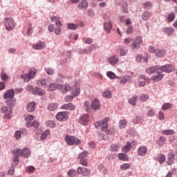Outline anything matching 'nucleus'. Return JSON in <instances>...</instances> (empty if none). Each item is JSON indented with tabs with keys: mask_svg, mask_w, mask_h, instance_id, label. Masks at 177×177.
Masks as SVG:
<instances>
[{
	"mask_svg": "<svg viewBox=\"0 0 177 177\" xmlns=\"http://www.w3.org/2000/svg\"><path fill=\"white\" fill-rule=\"evenodd\" d=\"M13 96H15L13 88L7 91L3 95V99H6V103L9 107H13L16 104V100L13 99Z\"/></svg>",
	"mask_w": 177,
	"mask_h": 177,
	"instance_id": "1",
	"label": "nucleus"
},
{
	"mask_svg": "<svg viewBox=\"0 0 177 177\" xmlns=\"http://www.w3.org/2000/svg\"><path fill=\"white\" fill-rule=\"evenodd\" d=\"M109 120H110L109 118H105L104 120L95 122V127L97 129H100L102 131V132H106L109 135L110 133V130H109V124L107 122H109Z\"/></svg>",
	"mask_w": 177,
	"mask_h": 177,
	"instance_id": "2",
	"label": "nucleus"
},
{
	"mask_svg": "<svg viewBox=\"0 0 177 177\" xmlns=\"http://www.w3.org/2000/svg\"><path fill=\"white\" fill-rule=\"evenodd\" d=\"M65 141L68 146H74L82 143V140L74 136L66 135L65 136Z\"/></svg>",
	"mask_w": 177,
	"mask_h": 177,
	"instance_id": "3",
	"label": "nucleus"
},
{
	"mask_svg": "<svg viewBox=\"0 0 177 177\" xmlns=\"http://www.w3.org/2000/svg\"><path fill=\"white\" fill-rule=\"evenodd\" d=\"M3 24L6 30L8 31H12L15 27H16V24H15V20L12 18H5L3 20Z\"/></svg>",
	"mask_w": 177,
	"mask_h": 177,
	"instance_id": "4",
	"label": "nucleus"
},
{
	"mask_svg": "<svg viewBox=\"0 0 177 177\" xmlns=\"http://www.w3.org/2000/svg\"><path fill=\"white\" fill-rule=\"evenodd\" d=\"M35 75H37V71L35 68H31L28 72V74H25L24 75V81L25 82H28V81H30V80H32V78H34V77H35Z\"/></svg>",
	"mask_w": 177,
	"mask_h": 177,
	"instance_id": "5",
	"label": "nucleus"
},
{
	"mask_svg": "<svg viewBox=\"0 0 177 177\" xmlns=\"http://www.w3.org/2000/svg\"><path fill=\"white\" fill-rule=\"evenodd\" d=\"M10 108H8L7 106H3L1 108V113H3V114H5L3 116V118L4 120H10V115H12V107L9 106Z\"/></svg>",
	"mask_w": 177,
	"mask_h": 177,
	"instance_id": "6",
	"label": "nucleus"
},
{
	"mask_svg": "<svg viewBox=\"0 0 177 177\" xmlns=\"http://www.w3.org/2000/svg\"><path fill=\"white\" fill-rule=\"evenodd\" d=\"M55 118L56 120H57V121H66V120L68 118V112L67 111L59 112L56 115Z\"/></svg>",
	"mask_w": 177,
	"mask_h": 177,
	"instance_id": "7",
	"label": "nucleus"
},
{
	"mask_svg": "<svg viewBox=\"0 0 177 177\" xmlns=\"http://www.w3.org/2000/svg\"><path fill=\"white\" fill-rule=\"evenodd\" d=\"M77 174L78 175H83V176H89L91 175V169L79 167L77 169Z\"/></svg>",
	"mask_w": 177,
	"mask_h": 177,
	"instance_id": "8",
	"label": "nucleus"
},
{
	"mask_svg": "<svg viewBox=\"0 0 177 177\" xmlns=\"http://www.w3.org/2000/svg\"><path fill=\"white\" fill-rule=\"evenodd\" d=\"M175 68L172 66V64H167L162 66H160L159 71H164L165 73H171L174 71Z\"/></svg>",
	"mask_w": 177,
	"mask_h": 177,
	"instance_id": "9",
	"label": "nucleus"
},
{
	"mask_svg": "<svg viewBox=\"0 0 177 177\" xmlns=\"http://www.w3.org/2000/svg\"><path fill=\"white\" fill-rule=\"evenodd\" d=\"M142 42H143V40L141 37L138 36L136 37L135 40L133 42V48H135V49H139V48L142 46Z\"/></svg>",
	"mask_w": 177,
	"mask_h": 177,
	"instance_id": "10",
	"label": "nucleus"
},
{
	"mask_svg": "<svg viewBox=\"0 0 177 177\" xmlns=\"http://www.w3.org/2000/svg\"><path fill=\"white\" fill-rule=\"evenodd\" d=\"M160 71V66H150L146 70L147 74H156Z\"/></svg>",
	"mask_w": 177,
	"mask_h": 177,
	"instance_id": "11",
	"label": "nucleus"
},
{
	"mask_svg": "<svg viewBox=\"0 0 177 177\" xmlns=\"http://www.w3.org/2000/svg\"><path fill=\"white\" fill-rule=\"evenodd\" d=\"M79 122L82 125H86L89 122V115L84 114L82 115L79 119Z\"/></svg>",
	"mask_w": 177,
	"mask_h": 177,
	"instance_id": "12",
	"label": "nucleus"
},
{
	"mask_svg": "<svg viewBox=\"0 0 177 177\" xmlns=\"http://www.w3.org/2000/svg\"><path fill=\"white\" fill-rule=\"evenodd\" d=\"M104 28L105 31H107L108 34L110 32V30L113 28V24H111V19H107L104 22Z\"/></svg>",
	"mask_w": 177,
	"mask_h": 177,
	"instance_id": "13",
	"label": "nucleus"
},
{
	"mask_svg": "<svg viewBox=\"0 0 177 177\" xmlns=\"http://www.w3.org/2000/svg\"><path fill=\"white\" fill-rule=\"evenodd\" d=\"M156 75H153L151 78L152 80L154 81L155 82H158L159 81H161L162 78H164V74L160 73V71L158 72H156Z\"/></svg>",
	"mask_w": 177,
	"mask_h": 177,
	"instance_id": "14",
	"label": "nucleus"
},
{
	"mask_svg": "<svg viewBox=\"0 0 177 177\" xmlns=\"http://www.w3.org/2000/svg\"><path fill=\"white\" fill-rule=\"evenodd\" d=\"M62 88H63V86L62 84H56L51 83L49 84L48 90L50 92H52V91H55V89H62Z\"/></svg>",
	"mask_w": 177,
	"mask_h": 177,
	"instance_id": "15",
	"label": "nucleus"
},
{
	"mask_svg": "<svg viewBox=\"0 0 177 177\" xmlns=\"http://www.w3.org/2000/svg\"><path fill=\"white\" fill-rule=\"evenodd\" d=\"M108 62L111 64V66H115L117 63H118L119 59L118 57L115 55H112L108 58Z\"/></svg>",
	"mask_w": 177,
	"mask_h": 177,
	"instance_id": "16",
	"label": "nucleus"
},
{
	"mask_svg": "<svg viewBox=\"0 0 177 177\" xmlns=\"http://www.w3.org/2000/svg\"><path fill=\"white\" fill-rule=\"evenodd\" d=\"M174 160H175V155H174V153L169 152L167 156V165H172V164H174Z\"/></svg>",
	"mask_w": 177,
	"mask_h": 177,
	"instance_id": "17",
	"label": "nucleus"
},
{
	"mask_svg": "<svg viewBox=\"0 0 177 177\" xmlns=\"http://www.w3.org/2000/svg\"><path fill=\"white\" fill-rule=\"evenodd\" d=\"M91 107L94 110H100V101L95 98L91 104Z\"/></svg>",
	"mask_w": 177,
	"mask_h": 177,
	"instance_id": "18",
	"label": "nucleus"
},
{
	"mask_svg": "<svg viewBox=\"0 0 177 177\" xmlns=\"http://www.w3.org/2000/svg\"><path fill=\"white\" fill-rule=\"evenodd\" d=\"M146 153H147V147H146L145 146H140L138 149V156H146Z\"/></svg>",
	"mask_w": 177,
	"mask_h": 177,
	"instance_id": "19",
	"label": "nucleus"
},
{
	"mask_svg": "<svg viewBox=\"0 0 177 177\" xmlns=\"http://www.w3.org/2000/svg\"><path fill=\"white\" fill-rule=\"evenodd\" d=\"M33 95H39V96H42L45 95V91L42 90L39 87H35L32 91Z\"/></svg>",
	"mask_w": 177,
	"mask_h": 177,
	"instance_id": "20",
	"label": "nucleus"
},
{
	"mask_svg": "<svg viewBox=\"0 0 177 177\" xmlns=\"http://www.w3.org/2000/svg\"><path fill=\"white\" fill-rule=\"evenodd\" d=\"M35 107H37V103L35 102H32L28 104L27 111L29 113H31V111H35Z\"/></svg>",
	"mask_w": 177,
	"mask_h": 177,
	"instance_id": "21",
	"label": "nucleus"
},
{
	"mask_svg": "<svg viewBox=\"0 0 177 177\" xmlns=\"http://www.w3.org/2000/svg\"><path fill=\"white\" fill-rule=\"evenodd\" d=\"M79 9L82 10H85L86 8H88V1L86 0H82L81 2L78 5Z\"/></svg>",
	"mask_w": 177,
	"mask_h": 177,
	"instance_id": "22",
	"label": "nucleus"
},
{
	"mask_svg": "<svg viewBox=\"0 0 177 177\" xmlns=\"http://www.w3.org/2000/svg\"><path fill=\"white\" fill-rule=\"evenodd\" d=\"M61 109L62 110H75V106L71 103H68L67 104H64L62 106Z\"/></svg>",
	"mask_w": 177,
	"mask_h": 177,
	"instance_id": "23",
	"label": "nucleus"
},
{
	"mask_svg": "<svg viewBox=\"0 0 177 177\" xmlns=\"http://www.w3.org/2000/svg\"><path fill=\"white\" fill-rule=\"evenodd\" d=\"M131 142L127 141L126 145L123 146L122 148V151H124V153H129V151H131Z\"/></svg>",
	"mask_w": 177,
	"mask_h": 177,
	"instance_id": "24",
	"label": "nucleus"
},
{
	"mask_svg": "<svg viewBox=\"0 0 177 177\" xmlns=\"http://www.w3.org/2000/svg\"><path fill=\"white\" fill-rule=\"evenodd\" d=\"M58 106H59V104H57V102H53V103H50L47 106V109L48 110H49V111H55V110H56Z\"/></svg>",
	"mask_w": 177,
	"mask_h": 177,
	"instance_id": "25",
	"label": "nucleus"
},
{
	"mask_svg": "<svg viewBox=\"0 0 177 177\" xmlns=\"http://www.w3.org/2000/svg\"><path fill=\"white\" fill-rule=\"evenodd\" d=\"M30 156H31V150L28 148H24L23 157H24V158H28Z\"/></svg>",
	"mask_w": 177,
	"mask_h": 177,
	"instance_id": "26",
	"label": "nucleus"
},
{
	"mask_svg": "<svg viewBox=\"0 0 177 177\" xmlns=\"http://www.w3.org/2000/svg\"><path fill=\"white\" fill-rule=\"evenodd\" d=\"M44 47H45V43L42 41H40L39 43L33 45V48H35L37 50H39Z\"/></svg>",
	"mask_w": 177,
	"mask_h": 177,
	"instance_id": "27",
	"label": "nucleus"
},
{
	"mask_svg": "<svg viewBox=\"0 0 177 177\" xmlns=\"http://www.w3.org/2000/svg\"><path fill=\"white\" fill-rule=\"evenodd\" d=\"M118 157L119 160H121L122 161H128V154L124 153H120L118 154Z\"/></svg>",
	"mask_w": 177,
	"mask_h": 177,
	"instance_id": "28",
	"label": "nucleus"
},
{
	"mask_svg": "<svg viewBox=\"0 0 177 177\" xmlns=\"http://www.w3.org/2000/svg\"><path fill=\"white\" fill-rule=\"evenodd\" d=\"M156 160L160 162V164H164V162H165V160H167V157H165V155L164 154H160L157 156Z\"/></svg>",
	"mask_w": 177,
	"mask_h": 177,
	"instance_id": "29",
	"label": "nucleus"
},
{
	"mask_svg": "<svg viewBox=\"0 0 177 177\" xmlns=\"http://www.w3.org/2000/svg\"><path fill=\"white\" fill-rule=\"evenodd\" d=\"M170 109H172V104L169 102H166L161 106V110H163L165 111V110H170Z\"/></svg>",
	"mask_w": 177,
	"mask_h": 177,
	"instance_id": "30",
	"label": "nucleus"
},
{
	"mask_svg": "<svg viewBox=\"0 0 177 177\" xmlns=\"http://www.w3.org/2000/svg\"><path fill=\"white\" fill-rule=\"evenodd\" d=\"M163 31L167 34V35H172L175 32V30L173 28H165Z\"/></svg>",
	"mask_w": 177,
	"mask_h": 177,
	"instance_id": "31",
	"label": "nucleus"
},
{
	"mask_svg": "<svg viewBox=\"0 0 177 177\" xmlns=\"http://www.w3.org/2000/svg\"><path fill=\"white\" fill-rule=\"evenodd\" d=\"M138 102V95H134L129 100V103L131 104V106H136V103Z\"/></svg>",
	"mask_w": 177,
	"mask_h": 177,
	"instance_id": "32",
	"label": "nucleus"
},
{
	"mask_svg": "<svg viewBox=\"0 0 177 177\" xmlns=\"http://www.w3.org/2000/svg\"><path fill=\"white\" fill-rule=\"evenodd\" d=\"M119 50H120V56H125L127 53H128V48L124 46H120L119 47Z\"/></svg>",
	"mask_w": 177,
	"mask_h": 177,
	"instance_id": "33",
	"label": "nucleus"
},
{
	"mask_svg": "<svg viewBox=\"0 0 177 177\" xmlns=\"http://www.w3.org/2000/svg\"><path fill=\"white\" fill-rule=\"evenodd\" d=\"M102 96L106 99H111V91L110 90H106L102 93Z\"/></svg>",
	"mask_w": 177,
	"mask_h": 177,
	"instance_id": "34",
	"label": "nucleus"
},
{
	"mask_svg": "<svg viewBox=\"0 0 177 177\" xmlns=\"http://www.w3.org/2000/svg\"><path fill=\"white\" fill-rule=\"evenodd\" d=\"M155 55L157 56V57H164V56H165V50H156Z\"/></svg>",
	"mask_w": 177,
	"mask_h": 177,
	"instance_id": "35",
	"label": "nucleus"
},
{
	"mask_svg": "<svg viewBox=\"0 0 177 177\" xmlns=\"http://www.w3.org/2000/svg\"><path fill=\"white\" fill-rule=\"evenodd\" d=\"M150 16H151V13L149 12H144V13L142 15V20L147 21L150 18Z\"/></svg>",
	"mask_w": 177,
	"mask_h": 177,
	"instance_id": "36",
	"label": "nucleus"
},
{
	"mask_svg": "<svg viewBox=\"0 0 177 177\" xmlns=\"http://www.w3.org/2000/svg\"><path fill=\"white\" fill-rule=\"evenodd\" d=\"M86 157H88V152L85 151L78 155L80 160H86Z\"/></svg>",
	"mask_w": 177,
	"mask_h": 177,
	"instance_id": "37",
	"label": "nucleus"
},
{
	"mask_svg": "<svg viewBox=\"0 0 177 177\" xmlns=\"http://www.w3.org/2000/svg\"><path fill=\"white\" fill-rule=\"evenodd\" d=\"M97 169L98 171H100V172H101V174H104V175H106V174H107V169L104 168V166H103V165H98Z\"/></svg>",
	"mask_w": 177,
	"mask_h": 177,
	"instance_id": "38",
	"label": "nucleus"
},
{
	"mask_svg": "<svg viewBox=\"0 0 177 177\" xmlns=\"http://www.w3.org/2000/svg\"><path fill=\"white\" fill-rule=\"evenodd\" d=\"M106 75L110 80H115V78H118V77L115 75V73L111 71L106 72Z\"/></svg>",
	"mask_w": 177,
	"mask_h": 177,
	"instance_id": "39",
	"label": "nucleus"
},
{
	"mask_svg": "<svg viewBox=\"0 0 177 177\" xmlns=\"http://www.w3.org/2000/svg\"><path fill=\"white\" fill-rule=\"evenodd\" d=\"M12 153L16 158H18V157H20V156H23V152H21V150L15 149L12 151Z\"/></svg>",
	"mask_w": 177,
	"mask_h": 177,
	"instance_id": "40",
	"label": "nucleus"
},
{
	"mask_svg": "<svg viewBox=\"0 0 177 177\" xmlns=\"http://www.w3.org/2000/svg\"><path fill=\"white\" fill-rule=\"evenodd\" d=\"M46 125L47 127H50V128H55V127H56V122L53 120H48L47 122H46Z\"/></svg>",
	"mask_w": 177,
	"mask_h": 177,
	"instance_id": "41",
	"label": "nucleus"
},
{
	"mask_svg": "<svg viewBox=\"0 0 177 177\" xmlns=\"http://www.w3.org/2000/svg\"><path fill=\"white\" fill-rule=\"evenodd\" d=\"M37 85H38V86H46V80L45 79L39 80L37 81Z\"/></svg>",
	"mask_w": 177,
	"mask_h": 177,
	"instance_id": "42",
	"label": "nucleus"
},
{
	"mask_svg": "<svg viewBox=\"0 0 177 177\" xmlns=\"http://www.w3.org/2000/svg\"><path fill=\"white\" fill-rule=\"evenodd\" d=\"M127 124H128L127 120H120V123H119V128L120 129H122V128H125V127H127Z\"/></svg>",
	"mask_w": 177,
	"mask_h": 177,
	"instance_id": "43",
	"label": "nucleus"
},
{
	"mask_svg": "<svg viewBox=\"0 0 177 177\" xmlns=\"http://www.w3.org/2000/svg\"><path fill=\"white\" fill-rule=\"evenodd\" d=\"M162 133L163 135H174V133H175V131L172 129L163 130L162 131Z\"/></svg>",
	"mask_w": 177,
	"mask_h": 177,
	"instance_id": "44",
	"label": "nucleus"
},
{
	"mask_svg": "<svg viewBox=\"0 0 177 177\" xmlns=\"http://www.w3.org/2000/svg\"><path fill=\"white\" fill-rule=\"evenodd\" d=\"M175 20V14L171 13L167 15V21L171 23V21H174Z\"/></svg>",
	"mask_w": 177,
	"mask_h": 177,
	"instance_id": "45",
	"label": "nucleus"
},
{
	"mask_svg": "<svg viewBox=\"0 0 177 177\" xmlns=\"http://www.w3.org/2000/svg\"><path fill=\"white\" fill-rule=\"evenodd\" d=\"M16 93H21L23 88H21V84H17L15 86Z\"/></svg>",
	"mask_w": 177,
	"mask_h": 177,
	"instance_id": "46",
	"label": "nucleus"
},
{
	"mask_svg": "<svg viewBox=\"0 0 177 177\" xmlns=\"http://www.w3.org/2000/svg\"><path fill=\"white\" fill-rule=\"evenodd\" d=\"M142 102H147L149 100V95L147 94H142L140 97Z\"/></svg>",
	"mask_w": 177,
	"mask_h": 177,
	"instance_id": "47",
	"label": "nucleus"
},
{
	"mask_svg": "<svg viewBox=\"0 0 177 177\" xmlns=\"http://www.w3.org/2000/svg\"><path fill=\"white\" fill-rule=\"evenodd\" d=\"M120 147L115 144H112L110 147L111 151H118Z\"/></svg>",
	"mask_w": 177,
	"mask_h": 177,
	"instance_id": "48",
	"label": "nucleus"
},
{
	"mask_svg": "<svg viewBox=\"0 0 177 177\" xmlns=\"http://www.w3.org/2000/svg\"><path fill=\"white\" fill-rule=\"evenodd\" d=\"M68 28L69 30H77L78 25L74 24H68Z\"/></svg>",
	"mask_w": 177,
	"mask_h": 177,
	"instance_id": "49",
	"label": "nucleus"
},
{
	"mask_svg": "<svg viewBox=\"0 0 177 177\" xmlns=\"http://www.w3.org/2000/svg\"><path fill=\"white\" fill-rule=\"evenodd\" d=\"M71 90V87H70V85L66 84L64 88H62V93H67V92H68Z\"/></svg>",
	"mask_w": 177,
	"mask_h": 177,
	"instance_id": "50",
	"label": "nucleus"
},
{
	"mask_svg": "<svg viewBox=\"0 0 177 177\" xmlns=\"http://www.w3.org/2000/svg\"><path fill=\"white\" fill-rule=\"evenodd\" d=\"M97 48V44H92L87 48L88 53H91L92 50H95Z\"/></svg>",
	"mask_w": 177,
	"mask_h": 177,
	"instance_id": "51",
	"label": "nucleus"
},
{
	"mask_svg": "<svg viewBox=\"0 0 177 177\" xmlns=\"http://www.w3.org/2000/svg\"><path fill=\"white\" fill-rule=\"evenodd\" d=\"M27 172L28 174H34V171H35V167L34 166H28L26 168Z\"/></svg>",
	"mask_w": 177,
	"mask_h": 177,
	"instance_id": "52",
	"label": "nucleus"
},
{
	"mask_svg": "<svg viewBox=\"0 0 177 177\" xmlns=\"http://www.w3.org/2000/svg\"><path fill=\"white\" fill-rule=\"evenodd\" d=\"M80 92L81 90L80 88H75L72 92V95L74 97H75V96H78V95H80Z\"/></svg>",
	"mask_w": 177,
	"mask_h": 177,
	"instance_id": "53",
	"label": "nucleus"
},
{
	"mask_svg": "<svg viewBox=\"0 0 177 177\" xmlns=\"http://www.w3.org/2000/svg\"><path fill=\"white\" fill-rule=\"evenodd\" d=\"M67 175L68 176H71V177H74L75 176V169H70L68 172H67Z\"/></svg>",
	"mask_w": 177,
	"mask_h": 177,
	"instance_id": "54",
	"label": "nucleus"
},
{
	"mask_svg": "<svg viewBox=\"0 0 177 177\" xmlns=\"http://www.w3.org/2000/svg\"><path fill=\"white\" fill-rule=\"evenodd\" d=\"M15 138L17 139V140H19V139H21V131H17L15 134Z\"/></svg>",
	"mask_w": 177,
	"mask_h": 177,
	"instance_id": "55",
	"label": "nucleus"
},
{
	"mask_svg": "<svg viewBox=\"0 0 177 177\" xmlns=\"http://www.w3.org/2000/svg\"><path fill=\"white\" fill-rule=\"evenodd\" d=\"M34 120V115H27L25 116V120L29 122H31Z\"/></svg>",
	"mask_w": 177,
	"mask_h": 177,
	"instance_id": "56",
	"label": "nucleus"
},
{
	"mask_svg": "<svg viewBox=\"0 0 177 177\" xmlns=\"http://www.w3.org/2000/svg\"><path fill=\"white\" fill-rule=\"evenodd\" d=\"M131 167V165H129V164H128V163H124V164H123V165H122L121 166H120V168H121V169H122L123 171H127V169H128V168H129Z\"/></svg>",
	"mask_w": 177,
	"mask_h": 177,
	"instance_id": "57",
	"label": "nucleus"
},
{
	"mask_svg": "<svg viewBox=\"0 0 177 177\" xmlns=\"http://www.w3.org/2000/svg\"><path fill=\"white\" fill-rule=\"evenodd\" d=\"M80 164H81L84 167H86V165H88V160H86V159H80Z\"/></svg>",
	"mask_w": 177,
	"mask_h": 177,
	"instance_id": "58",
	"label": "nucleus"
},
{
	"mask_svg": "<svg viewBox=\"0 0 177 177\" xmlns=\"http://www.w3.org/2000/svg\"><path fill=\"white\" fill-rule=\"evenodd\" d=\"M156 114V111L151 109L148 111L147 115H148V117H154Z\"/></svg>",
	"mask_w": 177,
	"mask_h": 177,
	"instance_id": "59",
	"label": "nucleus"
},
{
	"mask_svg": "<svg viewBox=\"0 0 177 177\" xmlns=\"http://www.w3.org/2000/svg\"><path fill=\"white\" fill-rule=\"evenodd\" d=\"M158 118L160 121H164V120H165V118L164 116V113H162V111H159Z\"/></svg>",
	"mask_w": 177,
	"mask_h": 177,
	"instance_id": "60",
	"label": "nucleus"
},
{
	"mask_svg": "<svg viewBox=\"0 0 177 177\" xmlns=\"http://www.w3.org/2000/svg\"><path fill=\"white\" fill-rule=\"evenodd\" d=\"M148 52H149V53H156L157 50H156V48H154V46H150L148 49Z\"/></svg>",
	"mask_w": 177,
	"mask_h": 177,
	"instance_id": "61",
	"label": "nucleus"
},
{
	"mask_svg": "<svg viewBox=\"0 0 177 177\" xmlns=\"http://www.w3.org/2000/svg\"><path fill=\"white\" fill-rule=\"evenodd\" d=\"M133 32V27L131 26H129L127 30V34L131 35Z\"/></svg>",
	"mask_w": 177,
	"mask_h": 177,
	"instance_id": "62",
	"label": "nucleus"
},
{
	"mask_svg": "<svg viewBox=\"0 0 177 177\" xmlns=\"http://www.w3.org/2000/svg\"><path fill=\"white\" fill-rule=\"evenodd\" d=\"M74 99V97L72 96V95H67L66 97H65V102H71V100Z\"/></svg>",
	"mask_w": 177,
	"mask_h": 177,
	"instance_id": "63",
	"label": "nucleus"
},
{
	"mask_svg": "<svg viewBox=\"0 0 177 177\" xmlns=\"http://www.w3.org/2000/svg\"><path fill=\"white\" fill-rule=\"evenodd\" d=\"M46 71L49 75H52V74L54 73V71L52 68H46Z\"/></svg>",
	"mask_w": 177,
	"mask_h": 177,
	"instance_id": "64",
	"label": "nucleus"
}]
</instances>
